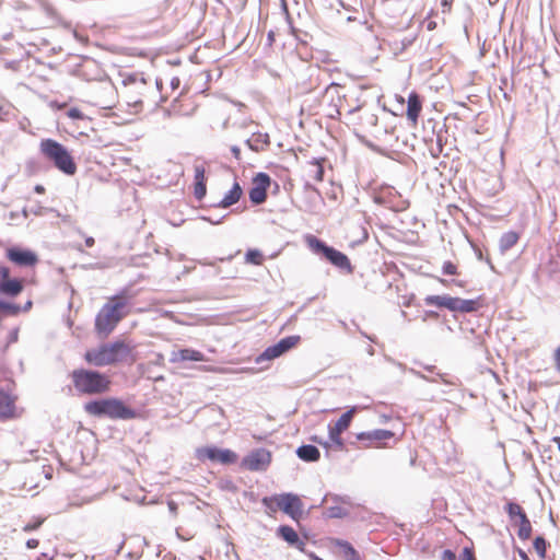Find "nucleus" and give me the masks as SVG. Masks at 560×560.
<instances>
[{
	"instance_id": "1",
	"label": "nucleus",
	"mask_w": 560,
	"mask_h": 560,
	"mask_svg": "<svg viewBox=\"0 0 560 560\" xmlns=\"http://www.w3.org/2000/svg\"><path fill=\"white\" fill-rule=\"evenodd\" d=\"M364 92V86L346 90L340 84L331 83L323 95L324 114L331 119H337L343 113L353 114L361 110L366 104V100L363 98Z\"/></svg>"
},
{
	"instance_id": "2",
	"label": "nucleus",
	"mask_w": 560,
	"mask_h": 560,
	"mask_svg": "<svg viewBox=\"0 0 560 560\" xmlns=\"http://www.w3.org/2000/svg\"><path fill=\"white\" fill-rule=\"evenodd\" d=\"M84 360L94 366L115 365L121 362L131 365L138 360V354L135 345L119 339L88 350Z\"/></svg>"
},
{
	"instance_id": "3",
	"label": "nucleus",
	"mask_w": 560,
	"mask_h": 560,
	"mask_svg": "<svg viewBox=\"0 0 560 560\" xmlns=\"http://www.w3.org/2000/svg\"><path fill=\"white\" fill-rule=\"evenodd\" d=\"M130 298L126 292L107 300L95 317V330L107 337L118 323L129 314Z\"/></svg>"
},
{
	"instance_id": "4",
	"label": "nucleus",
	"mask_w": 560,
	"mask_h": 560,
	"mask_svg": "<svg viewBox=\"0 0 560 560\" xmlns=\"http://www.w3.org/2000/svg\"><path fill=\"white\" fill-rule=\"evenodd\" d=\"M38 148L44 160L54 165L59 172L68 176H73L77 173V162L71 151L62 143L46 138L40 140Z\"/></svg>"
},
{
	"instance_id": "5",
	"label": "nucleus",
	"mask_w": 560,
	"mask_h": 560,
	"mask_svg": "<svg viewBox=\"0 0 560 560\" xmlns=\"http://www.w3.org/2000/svg\"><path fill=\"white\" fill-rule=\"evenodd\" d=\"M154 88L144 80H132L125 83L119 98V104L126 106L128 113L138 114L142 112L143 104L151 101Z\"/></svg>"
},
{
	"instance_id": "6",
	"label": "nucleus",
	"mask_w": 560,
	"mask_h": 560,
	"mask_svg": "<svg viewBox=\"0 0 560 560\" xmlns=\"http://www.w3.org/2000/svg\"><path fill=\"white\" fill-rule=\"evenodd\" d=\"M71 380L77 392L88 395L105 393L110 385V381L105 374L85 369L74 370L71 373Z\"/></svg>"
},
{
	"instance_id": "7",
	"label": "nucleus",
	"mask_w": 560,
	"mask_h": 560,
	"mask_svg": "<svg viewBox=\"0 0 560 560\" xmlns=\"http://www.w3.org/2000/svg\"><path fill=\"white\" fill-rule=\"evenodd\" d=\"M84 410L94 417L122 420L136 418V411L117 398H105L86 402Z\"/></svg>"
},
{
	"instance_id": "8",
	"label": "nucleus",
	"mask_w": 560,
	"mask_h": 560,
	"mask_svg": "<svg viewBox=\"0 0 560 560\" xmlns=\"http://www.w3.org/2000/svg\"><path fill=\"white\" fill-rule=\"evenodd\" d=\"M390 441L396 443L393 431L376 429L354 434V440L350 444L358 450L387 448L390 447Z\"/></svg>"
},
{
	"instance_id": "9",
	"label": "nucleus",
	"mask_w": 560,
	"mask_h": 560,
	"mask_svg": "<svg viewBox=\"0 0 560 560\" xmlns=\"http://www.w3.org/2000/svg\"><path fill=\"white\" fill-rule=\"evenodd\" d=\"M305 243L311 250L322 254L335 267L349 273L352 272L351 261L346 254L327 246L323 241L311 234L305 236Z\"/></svg>"
},
{
	"instance_id": "10",
	"label": "nucleus",
	"mask_w": 560,
	"mask_h": 560,
	"mask_svg": "<svg viewBox=\"0 0 560 560\" xmlns=\"http://www.w3.org/2000/svg\"><path fill=\"white\" fill-rule=\"evenodd\" d=\"M425 305L445 307L452 312L471 313L478 311L481 306V299L464 300L450 295H428L424 299Z\"/></svg>"
},
{
	"instance_id": "11",
	"label": "nucleus",
	"mask_w": 560,
	"mask_h": 560,
	"mask_svg": "<svg viewBox=\"0 0 560 560\" xmlns=\"http://www.w3.org/2000/svg\"><path fill=\"white\" fill-rule=\"evenodd\" d=\"M196 457L200 462L210 460L222 465L235 464L238 456L235 452L225 448L221 450L215 446H202L196 450Z\"/></svg>"
},
{
	"instance_id": "12",
	"label": "nucleus",
	"mask_w": 560,
	"mask_h": 560,
	"mask_svg": "<svg viewBox=\"0 0 560 560\" xmlns=\"http://www.w3.org/2000/svg\"><path fill=\"white\" fill-rule=\"evenodd\" d=\"M272 459V454L266 448H257L242 458L241 468L249 471L266 470Z\"/></svg>"
},
{
	"instance_id": "13",
	"label": "nucleus",
	"mask_w": 560,
	"mask_h": 560,
	"mask_svg": "<svg viewBox=\"0 0 560 560\" xmlns=\"http://www.w3.org/2000/svg\"><path fill=\"white\" fill-rule=\"evenodd\" d=\"M18 396L0 389V422L18 419L22 410L16 406Z\"/></svg>"
},
{
	"instance_id": "14",
	"label": "nucleus",
	"mask_w": 560,
	"mask_h": 560,
	"mask_svg": "<svg viewBox=\"0 0 560 560\" xmlns=\"http://www.w3.org/2000/svg\"><path fill=\"white\" fill-rule=\"evenodd\" d=\"M278 508L293 520L298 521L303 513V503L300 498L292 493L280 494L273 498Z\"/></svg>"
},
{
	"instance_id": "15",
	"label": "nucleus",
	"mask_w": 560,
	"mask_h": 560,
	"mask_svg": "<svg viewBox=\"0 0 560 560\" xmlns=\"http://www.w3.org/2000/svg\"><path fill=\"white\" fill-rule=\"evenodd\" d=\"M300 341L299 336H289L285 338H282L279 342L276 345H272L268 347L257 359V362H260L261 360H273L276 358H279L287 351L294 348Z\"/></svg>"
},
{
	"instance_id": "16",
	"label": "nucleus",
	"mask_w": 560,
	"mask_h": 560,
	"mask_svg": "<svg viewBox=\"0 0 560 560\" xmlns=\"http://www.w3.org/2000/svg\"><path fill=\"white\" fill-rule=\"evenodd\" d=\"M5 257L9 261L19 267L34 268L38 262V257L34 252L20 247L8 248L5 250Z\"/></svg>"
},
{
	"instance_id": "17",
	"label": "nucleus",
	"mask_w": 560,
	"mask_h": 560,
	"mask_svg": "<svg viewBox=\"0 0 560 560\" xmlns=\"http://www.w3.org/2000/svg\"><path fill=\"white\" fill-rule=\"evenodd\" d=\"M270 177L266 173H258L253 178V185L252 188L249 189L248 196L249 200L254 205H260L265 202L267 198V190L270 186Z\"/></svg>"
},
{
	"instance_id": "18",
	"label": "nucleus",
	"mask_w": 560,
	"mask_h": 560,
	"mask_svg": "<svg viewBox=\"0 0 560 560\" xmlns=\"http://www.w3.org/2000/svg\"><path fill=\"white\" fill-rule=\"evenodd\" d=\"M205 163H196L194 165V196L201 200L207 194V177Z\"/></svg>"
},
{
	"instance_id": "19",
	"label": "nucleus",
	"mask_w": 560,
	"mask_h": 560,
	"mask_svg": "<svg viewBox=\"0 0 560 560\" xmlns=\"http://www.w3.org/2000/svg\"><path fill=\"white\" fill-rule=\"evenodd\" d=\"M324 162L325 159H314L307 162L304 168L307 187H310L311 182L318 184L324 180Z\"/></svg>"
},
{
	"instance_id": "20",
	"label": "nucleus",
	"mask_w": 560,
	"mask_h": 560,
	"mask_svg": "<svg viewBox=\"0 0 560 560\" xmlns=\"http://www.w3.org/2000/svg\"><path fill=\"white\" fill-rule=\"evenodd\" d=\"M422 110V102L418 93L411 92L407 101V119L411 127H417Z\"/></svg>"
},
{
	"instance_id": "21",
	"label": "nucleus",
	"mask_w": 560,
	"mask_h": 560,
	"mask_svg": "<svg viewBox=\"0 0 560 560\" xmlns=\"http://www.w3.org/2000/svg\"><path fill=\"white\" fill-rule=\"evenodd\" d=\"M277 534L280 538H282L284 541H287L290 546L295 547L300 551L305 550L306 544L304 540H302L298 533L289 525H281L277 529Z\"/></svg>"
},
{
	"instance_id": "22",
	"label": "nucleus",
	"mask_w": 560,
	"mask_h": 560,
	"mask_svg": "<svg viewBox=\"0 0 560 560\" xmlns=\"http://www.w3.org/2000/svg\"><path fill=\"white\" fill-rule=\"evenodd\" d=\"M191 110L192 108L190 98L183 93H180L179 96L172 102L170 107V112L178 116L189 115Z\"/></svg>"
},
{
	"instance_id": "23",
	"label": "nucleus",
	"mask_w": 560,
	"mask_h": 560,
	"mask_svg": "<svg viewBox=\"0 0 560 560\" xmlns=\"http://www.w3.org/2000/svg\"><path fill=\"white\" fill-rule=\"evenodd\" d=\"M205 354L195 349H180L178 351L173 352L171 361L174 363L184 362V361H196L201 362L205 361Z\"/></svg>"
},
{
	"instance_id": "24",
	"label": "nucleus",
	"mask_w": 560,
	"mask_h": 560,
	"mask_svg": "<svg viewBox=\"0 0 560 560\" xmlns=\"http://www.w3.org/2000/svg\"><path fill=\"white\" fill-rule=\"evenodd\" d=\"M243 195L241 185L235 182L232 188L225 194L223 199L218 203L219 208H229L240 201Z\"/></svg>"
},
{
	"instance_id": "25",
	"label": "nucleus",
	"mask_w": 560,
	"mask_h": 560,
	"mask_svg": "<svg viewBox=\"0 0 560 560\" xmlns=\"http://www.w3.org/2000/svg\"><path fill=\"white\" fill-rule=\"evenodd\" d=\"M330 542L334 547L339 548L347 560H361L358 551L348 541L332 538Z\"/></svg>"
},
{
	"instance_id": "26",
	"label": "nucleus",
	"mask_w": 560,
	"mask_h": 560,
	"mask_svg": "<svg viewBox=\"0 0 560 560\" xmlns=\"http://www.w3.org/2000/svg\"><path fill=\"white\" fill-rule=\"evenodd\" d=\"M296 455L304 462H317L320 458L319 450L311 444L300 446L296 450Z\"/></svg>"
},
{
	"instance_id": "27",
	"label": "nucleus",
	"mask_w": 560,
	"mask_h": 560,
	"mask_svg": "<svg viewBox=\"0 0 560 560\" xmlns=\"http://www.w3.org/2000/svg\"><path fill=\"white\" fill-rule=\"evenodd\" d=\"M515 525H517V536L521 540H528L533 533V526L532 523L526 514H523L522 517L517 518V521L514 522Z\"/></svg>"
},
{
	"instance_id": "28",
	"label": "nucleus",
	"mask_w": 560,
	"mask_h": 560,
	"mask_svg": "<svg viewBox=\"0 0 560 560\" xmlns=\"http://www.w3.org/2000/svg\"><path fill=\"white\" fill-rule=\"evenodd\" d=\"M355 407H352L351 409L347 410L345 413L341 415V417L335 422L334 425L345 432L350 427L355 415Z\"/></svg>"
},
{
	"instance_id": "29",
	"label": "nucleus",
	"mask_w": 560,
	"mask_h": 560,
	"mask_svg": "<svg viewBox=\"0 0 560 560\" xmlns=\"http://www.w3.org/2000/svg\"><path fill=\"white\" fill-rule=\"evenodd\" d=\"M520 235L514 231L504 233L500 238V246L502 249L508 250L518 242Z\"/></svg>"
},
{
	"instance_id": "30",
	"label": "nucleus",
	"mask_w": 560,
	"mask_h": 560,
	"mask_svg": "<svg viewBox=\"0 0 560 560\" xmlns=\"http://www.w3.org/2000/svg\"><path fill=\"white\" fill-rule=\"evenodd\" d=\"M359 125L363 130H369L377 125V116L371 112H363Z\"/></svg>"
},
{
	"instance_id": "31",
	"label": "nucleus",
	"mask_w": 560,
	"mask_h": 560,
	"mask_svg": "<svg viewBox=\"0 0 560 560\" xmlns=\"http://www.w3.org/2000/svg\"><path fill=\"white\" fill-rule=\"evenodd\" d=\"M533 546L539 559L545 560L547 558V548L549 546L546 539L541 536H537L533 541Z\"/></svg>"
},
{
	"instance_id": "32",
	"label": "nucleus",
	"mask_w": 560,
	"mask_h": 560,
	"mask_svg": "<svg viewBox=\"0 0 560 560\" xmlns=\"http://www.w3.org/2000/svg\"><path fill=\"white\" fill-rule=\"evenodd\" d=\"M342 433L343 431L335 425H329L328 428V435L330 441L340 450H342L345 446L343 440L341 438Z\"/></svg>"
},
{
	"instance_id": "33",
	"label": "nucleus",
	"mask_w": 560,
	"mask_h": 560,
	"mask_svg": "<svg viewBox=\"0 0 560 560\" xmlns=\"http://www.w3.org/2000/svg\"><path fill=\"white\" fill-rule=\"evenodd\" d=\"M505 512L508 513L509 517L513 521L514 518H520L523 516V514H526L523 508L515 502H509L506 503L504 508Z\"/></svg>"
},
{
	"instance_id": "34",
	"label": "nucleus",
	"mask_w": 560,
	"mask_h": 560,
	"mask_svg": "<svg viewBox=\"0 0 560 560\" xmlns=\"http://www.w3.org/2000/svg\"><path fill=\"white\" fill-rule=\"evenodd\" d=\"M246 261L254 265H261L264 261L262 254L257 249H250L246 253Z\"/></svg>"
},
{
	"instance_id": "35",
	"label": "nucleus",
	"mask_w": 560,
	"mask_h": 560,
	"mask_svg": "<svg viewBox=\"0 0 560 560\" xmlns=\"http://www.w3.org/2000/svg\"><path fill=\"white\" fill-rule=\"evenodd\" d=\"M44 521H45V518H43V517H36L33 521L25 524L23 526V530L26 533L36 530L37 528L40 527V525L44 523Z\"/></svg>"
},
{
	"instance_id": "36",
	"label": "nucleus",
	"mask_w": 560,
	"mask_h": 560,
	"mask_svg": "<svg viewBox=\"0 0 560 560\" xmlns=\"http://www.w3.org/2000/svg\"><path fill=\"white\" fill-rule=\"evenodd\" d=\"M443 273L444 275H447V276H456L458 275V268H457V265L454 264L453 261H445L443 264Z\"/></svg>"
},
{
	"instance_id": "37",
	"label": "nucleus",
	"mask_w": 560,
	"mask_h": 560,
	"mask_svg": "<svg viewBox=\"0 0 560 560\" xmlns=\"http://www.w3.org/2000/svg\"><path fill=\"white\" fill-rule=\"evenodd\" d=\"M67 117L71 119H79L83 120L86 118V116L83 114V112L78 107H71L66 112Z\"/></svg>"
},
{
	"instance_id": "38",
	"label": "nucleus",
	"mask_w": 560,
	"mask_h": 560,
	"mask_svg": "<svg viewBox=\"0 0 560 560\" xmlns=\"http://www.w3.org/2000/svg\"><path fill=\"white\" fill-rule=\"evenodd\" d=\"M434 15H436V12L434 10H431L428 13V16L425 19V27L428 31H434L438 27V23L434 20H432Z\"/></svg>"
},
{
	"instance_id": "39",
	"label": "nucleus",
	"mask_w": 560,
	"mask_h": 560,
	"mask_svg": "<svg viewBox=\"0 0 560 560\" xmlns=\"http://www.w3.org/2000/svg\"><path fill=\"white\" fill-rule=\"evenodd\" d=\"M454 0H441V13L447 15L452 12V5Z\"/></svg>"
},
{
	"instance_id": "40",
	"label": "nucleus",
	"mask_w": 560,
	"mask_h": 560,
	"mask_svg": "<svg viewBox=\"0 0 560 560\" xmlns=\"http://www.w3.org/2000/svg\"><path fill=\"white\" fill-rule=\"evenodd\" d=\"M552 360L556 371L560 374V345L555 349Z\"/></svg>"
},
{
	"instance_id": "41",
	"label": "nucleus",
	"mask_w": 560,
	"mask_h": 560,
	"mask_svg": "<svg viewBox=\"0 0 560 560\" xmlns=\"http://www.w3.org/2000/svg\"><path fill=\"white\" fill-rule=\"evenodd\" d=\"M460 557L463 560H476L474 550H472V548H469V547H466L463 549Z\"/></svg>"
},
{
	"instance_id": "42",
	"label": "nucleus",
	"mask_w": 560,
	"mask_h": 560,
	"mask_svg": "<svg viewBox=\"0 0 560 560\" xmlns=\"http://www.w3.org/2000/svg\"><path fill=\"white\" fill-rule=\"evenodd\" d=\"M441 559L442 560H456V555L452 550L446 549L442 552Z\"/></svg>"
},
{
	"instance_id": "43",
	"label": "nucleus",
	"mask_w": 560,
	"mask_h": 560,
	"mask_svg": "<svg viewBox=\"0 0 560 560\" xmlns=\"http://www.w3.org/2000/svg\"><path fill=\"white\" fill-rule=\"evenodd\" d=\"M67 104L66 103H59L58 101H51L49 103V107L51 109H55V110H60V109H63L66 108Z\"/></svg>"
},
{
	"instance_id": "44",
	"label": "nucleus",
	"mask_w": 560,
	"mask_h": 560,
	"mask_svg": "<svg viewBox=\"0 0 560 560\" xmlns=\"http://www.w3.org/2000/svg\"><path fill=\"white\" fill-rule=\"evenodd\" d=\"M170 86L172 88V90H177L180 85V79L178 77H172L170 79Z\"/></svg>"
},
{
	"instance_id": "45",
	"label": "nucleus",
	"mask_w": 560,
	"mask_h": 560,
	"mask_svg": "<svg viewBox=\"0 0 560 560\" xmlns=\"http://www.w3.org/2000/svg\"><path fill=\"white\" fill-rule=\"evenodd\" d=\"M26 546H27V548H30V549H35V548H37V547H38V540H37V539H28V540L26 541Z\"/></svg>"
},
{
	"instance_id": "46",
	"label": "nucleus",
	"mask_w": 560,
	"mask_h": 560,
	"mask_svg": "<svg viewBox=\"0 0 560 560\" xmlns=\"http://www.w3.org/2000/svg\"><path fill=\"white\" fill-rule=\"evenodd\" d=\"M34 191L36 194L43 195V194H45L46 189L43 185L38 184L34 187Z\"/></svg>"
},
{
	"instance_id": "47",
	"label": "nucleus",
	"mask_w": 560,
	"mask_h": 560,
	"mask_svg": "<svg viewBox=\"0 0 560 560\" xmlns=\"http://www.w3.org/2000/svg\"><path fill=\"white\" fill-rule=\"evenodd\" d=\"M517 553L522 560H529L528 555L524 550L517 549Z\"/></svg>"
},
{
	"instance_id": "48",
	"label": "nucleus",
	"mask_w": 560,
	"mask_h": 560,
	"mask_svg": "<svg viewBox=\"0 0 560 560\" xmlns=\"http://www.w3.org/2000/svg\"><path fill=\"white\" fill-rule=\"evenodd\" d=\"M94 243H95V241H94V238L92 236H89V237L85 238V245L88 247H92L94 245Z\"/></svg>"
},
{
	"instance_id": "49",
	"label": "nucleus",
	"mask_w": 560,
	"mask_h": 560,
	"mask_svg": "<svg viewBox=\"0 0 560 560\" xmlns=\"http://www.w3.org/2000/svg\"><path fill=\"white\" fill-rule=\"evenodd\" d=\"M552 442L557 445V447L560 452V436L552 438Z\"/></svg>"
},
{
	"instance_id": "50",
	"label": "nucleus",
	"mask_w": 560,
	"mask_h": 560,
	"mask_svg": "<svg viewBox=\"0 0 560 560\" xmlns=\"http://www.w3.org/2000/svg\"><path fill=\"white\" fill-rule=\"evenodd\" d=\"M233 152H234L235 156H236V158H238V155H240V149H237V148H233Z\"/></svg>"
},
{
	"instance_id": "51",
	"label": "nucleus",
	"mask_w": 560,
	"mask_h": 560,
	"mask_svg": "<svg viewBox=\"0 0 560 560\" xmlns=\"http://www.w3.org/2000/svg\"><path fill=\"white\" fill-rule=\"evenodd\" d=\"M401 104H404L405 100L402 96H399V100H398Z\"/></svg>"
},
{
	"instance_id": "52",
	"label": "nucleus",
	"mask_w": 560,
	"mask_h": 560,
	"mask_svg": "<svg viewBox=\"0 0 560 560\" xmlns=\"http://www.w3.org/2000/svg\"><path fill=\"white\" fill-rule=\"evenodd\" d=\"M2 113H3V108H2V106H0V116H2ZM0 119H2V117H0Z\"/></svg>"
},
{
	"instance_id": "53",
	"label": "nucleus",
	"mask_w": 560,
	"mask_h": 560,
	"mask_svg": "<svg viewBox=\"0 0 560 560\" xmlns=\"http://www.w3.org/2000/svg\"><path fill=\"white\" fill-rule=\"evenodd\" d=\"M441 283L445 284V280L444 279H439Z\"/></svg>"
}]
</instances>
